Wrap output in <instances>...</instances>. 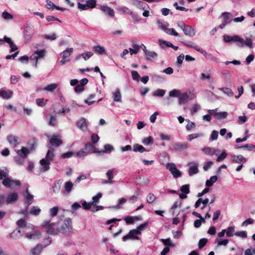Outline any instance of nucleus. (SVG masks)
<instances>
[{"instance_id": "1", "label": "nucleus", "mask_w": 255, "mask_h": 255, "mask_svg": "<svg viewBox=\"0 0 255 255\" xmlns=\"http://www.w3.org/2000/svg\"><path fill=\"white\" fill-rule=\"evenodd\" d=\"M224 40L225 42H230L234 41L236 43V45L239 47H244L245 46H248L250 48H252L253 42L251 38H247L245 40L238 35L231 36L227 35L223 36Z\"/></svg>"}, {"instance_id": "2", "label": "nucleus", "mask_w": 255, "mask_h": 255, "mask_svg": "<svg viewBox=\"0 0 255 255\" xmlns=\"http://www.w3.org/2000/svg\"><path fill=\"white\" fill-rule=\"evenodd\" d=\"M32 150V148H28L24 146H22L19 150H15V151L18 156L14 157V161L18 165H23L24 159L27 157V155L30 153Z\"/></svg>"}, {"instance_id": "3", "label": "nucleus", "mask_w": 255, "mask_h": 255, "mask_svg": "<svg viewBox=\"0 0 255 255\" xmlns=\"http://www.w3.org/2000/svg\"><path fill=\"white\" fill-rule=\"evenodd\" d=\"M35 33L33 26H26L23 31V38L25 43L28 42Z\"/></svg>"}, {"instance_id": "4", "label": "nucleus", "mask_w": 255, "mask_h": 255, "mask_svg": "<svg viewBox=\"0 0 255 255\" xmlns=\"http://www.w3.org/2000/svg\"><path fill=\"white\" fill-rule=\"evenodd\" d=\"M72 228V220L70 218H66L64 221L63 224L61 226L60 232L65 235H68Z\"/></svg>"}, {"instance_id": "5", "label": "nucleus", "mask_w": 255, "mask_h": 255, "mask_svg": "<svg viewBox=\"0 0 255 255\" xmlns=\"http://www.w3.org/2000/svg\"><path fill=\"white\" fill-rule=\"evenodd\" d=\"M55 223H50L49 221H44L41 225L43 228L47 229V233L50 235H56L57 234V231L55 229Z\"/></svg>"}, {"instance_id": "6", "label": "nucleus", "mask_w": 255, "mask_h": 255, "mask_svg": "<svg viewBox=\"0 0 255 255\" xmlns=\"http://www.w3.org/2000/svg\"><path fill=\"white\" fill-rule=\"evenodd\" d=\"M221 17H223L222 23L219 25V28L223 29L232 21L233 15L230 12H224L222 13Z\"/></svg>"}, {"instance_id": "7", "label": "nucleus", "mask_w": 255, "mask_h": 255, "mask_svg": "<svg viewBox=\"0 0 255 255\" xmlns=\"http://www.w3.org/2000/svg\"><path fill=\"white\" fill-rule=\"evenodd\" d=\"M45 50H37L30 56V60L33 61V64L35 67H37L38 59L42 58L45 56Z\"/></svg>"}, {"instance_id": "8", "label": "nucleus", "mask_w": 255, "mask_h": 255, "mask_svg": "<svg viewBox=\"0 0 255 255\" xmlns=\"http://www.w3.org/2000/svg\"><path fill=\"white\" fill-rule=\"evenodd\" d=\"M181 42L184 45L190 48H192L195 49L196 50L200 52L204 56H207L208 54L207 52L205 50L201 48L198 45H197L194 42L190 41H181Z\"/></svg>"}, {"instance_id": "9", "label": "nucleus", "mask_w": 255, "mask_h": 255, "mask_svg": "<svg viewBox=\"0 0 255 255\" xmlns=\"http://www.w3.org/2000/svg\"><path fill=\"white\" fill-rule=\"evenodd\" d=\"M166 168L169 170L174 178H178L181 176V172L176 168L173 163H168L166 165Z\"/></svg>"}, {"instance_id": "10", "label": "nucleus", "mask_w": 255, "mask_h": 255, "mask_svg": "<svg viewBox=\"0 0 255 255\" xmlns=\"http://www.w3.org/2000/svg\"><path fill=\"white\" fill-rule=\"evenodd\" d=\"M73 48H67L66 50L63 51L61 53L62 58L60 61V64L61 65H64L67 63L69 61V60H68L67 58L73 53Z\"/></svg>"}, {"instance_id": "11", "label": "nucleus", "mask_w": 255, "mask_h": 255, "mask_svg": "<svg viewBox=\"0 0 255 255\" xmlns=\"http://www.w3.org/2000/svg\"><path fill=\"white\" fill-rule=\"evenodd\" d=\"M18 199V194L16 192H9L5 198V203L7 205L14 204Z\"/></svg>"}, {"instance_id": "12", "label": "nucleus", "mask_w": 255, "mask_h": 255, "mask_svg": "<svg viewBox=\"0 0 255 255\" xmlns=\"http://www.w3.org/2000/svg\"><path fill=\"white\" fill-rule=\"evenodd\" d=\"M50 138L49 142L52 146L58 147L62 144V141L60 139L59 135H54L52 137L47 136Z\"/></svg>"}, {"instance_id": "13", "label": "nucleus", "mask_w": 255, "mask_h": 255, "mask_svg": "<svg viewBox=\"0 0 255 255\" xmlns=\"http://www.w3.org/2000/svg\"><path fill=\"white\" fill-rule=\"evenodd\" d=\"M198 163L196 162H190L188 163V166H189L188 173L189 176H192L198 173Z\"/></svg>"}, {"instance_id": "14", "label": "nucleus", "mask_w": 255, "mask_h": 255, "mask_svg": "<svg viewBox=\"0 0 255 255\" xmlns=\"http://www.w3.org/2000/svg\"><path fill=\"white\" fill-rule=\"evenodd\" d=\"M23 195L25 200L24 205L26 206V208H28L29 206L31 204L33 201V196L29 193L27 188L25 190Z\"/></svg>"}, {"instance_id": "15", "label": "nucleus", "mask_w": 255, "mask_h": 255, "mask_svg": "<svg viewBox=\"0 0 255 255\" xmlns=\"http://www.w3.org/2000/svg\"><path fill=\"white\" fill-rule=\"evenodd\" d=\"M18 138L12 134H9L6 136V139L9 144L13 148L15 147L18 144Z\"/></svg>"}, {"instance_id": "16", "label": "nucleus", "mask_w": 255, "mask_h": 255, "mask_svg": "<svg viewBox=\"0 0 255 255\" xmlns=\"http://www.w3.org/2000/svg\"><path fill=\"white\" fill-rule=\"evenodd\" d=\"M184 33L189 37H193L195 35V29L189 25H186L182 30Z\"/></svg>"}, {"instance_id": "17", "label": "nucleus", "mask_w": 255, "mask_h": 255, "mask_svg": "<svg viewBox=\"0 0 255 255\" xmlns=\"http://www.w3.org/2000/svg\"><path fill=\"white\" fill-rule=\"evenodd\" d=\"M173 147L176 151H182L188 147V144L186 142H175L173 144Z\"/></svg>"}, {"instance_id": "18", "label": "nucleus", "mask_w": 255, "mask_h": 255, "mask_svg": "<svg viewBox=\"0 0 255 255\" xmlns=\"http://www.w3.org/2000/svg\"><path fill=\"white\" fill-rule=\"evenodd\" d=\"M50 163L45 158H42L40 160V164L41 165V167L40 168L41 172H44L48 171L50 169Z\"/></svg>"}, {"instance_id": "19", "label": "nucleus", "mask_w": 255, "mask_h": 255, "mask_svg": "<svg viewBox=\"0 0 255 255\" xmlns=\"http://www.w3.org/2000/svg\"><path fill=\"white\" fill-rule=\"evenodd\" d=\"M231 159L233 161V162L241 164L243 163H245L247 161V159L245 157H244L242 155L239 154V155H233L231 156Z\"/></svg>"}, {"instance_id": "20", "label": "nucleus", "mask_w": 255, "mask_h": 255, "mask_svg": "<svg viewBox=\"0 0 255 255\" xmlns=\"http://www.w3.org/2000/svg\"><path fill=\"white\" fill-rule=\"evenodd\" d=\"M101 10L104 12L105 14L110 16H114L115 15V11L113 9L109 7L107 5H103L101 7Z\"/></svg>"}, {"instance_id": "21", "label": "nucleus", "mask_w": 255, "mask_h": 255, "mask_svg": "<svg viewBox=\"0 0 255 255\" xmlns=\"http://www.w3.org/2000/svg\"><path fill=\"white\" fill-rule=\"evenodd\" d=\"M12 91L9 90L5 91L1 89L0 90V96L5 100L10 99L12 96Z\"/></svg>"}, {"instance_id": "22", "label": "nucleus", "mask_w": 255, "mask_h": 255, "mask_svg": "<svg viewBox=\"0 0 255 255\" xmlns=\"http://www.w3.org/2000/svg\"><path fill=\"white\" fill-rule=\"evenodd\" d=\"M146 59L149 61H153L156 59L158 56V54L154 51H146L145 54Z\"/></svg>"}, {"instance_id": "23", "label": "nucleus", "mask_w": 255, "mask_h": 255, "mask_svg": "<svg viewBox=\"0 0 255 255\" xmlns=\"http://www.w3.org/2000/svg\"><path fill=\"white\" fill-rule=\"evenodd\" d=\"M77 126L82 130H86L87 129V127L86 123V119L84 118H81L77 122Z\"/></svg>"}, {"instance_id": "24", "label": "nucleus", "mask_w": 255, "mask_h": 255, "mask_svg": "<svg viewBox=\"0 0 255 255\" xmlns=\"http://www.w3.org/2000/svg\"><path fill=\"white\" fill-rule=\"evenodd\" d=\"M42 249V246L38 245L30 250L29 255H39L41 253Z\"/></svg>"}, {"instance_id": "25", "label": "nucleus", "mask_w": 255, "mask_h": 255, "mask_svg": "<svg viewBox=\"0 0 255 255\" xmlns=\"http://www.w3.org/2000/svg\"><path fill=\"white\" fill-rule=\"evenodd\" d=\"M4 39L5 41V42H7L9 44V47H10V52H13L17 50V46L12 42L11 38L7 37L6 36H4Z\"/></svg>"}, {"instance_id": "26", "label": "nucleus", "mask_w": 255, "mask_h": 255, "mask_svg": "<svg viewBox=\"0 0 255 255\" xmlns=\"http://www.w3.org/2000/svg\"><path fill=\"white\" fill-rule=\"evenodd\" d=\"M189 98V95L187 93L180 94L179 97V104L180 105H184L187 103Z\"/></svg>"}, {"instance_id": "27", "label": "nucleus", "mask_w": 255, "mask_h": 255, "mask_svg": "<svg viewBox=\"0 0 255 255\" xmlns=\"http://www.w3.org/2000/svg\"><path fill=\"white\" fill-rule=\"evenodd\" d=\"M128 234L129 238H130V239L138 240V238L137 237V235H140L141 234V232H139V231L135 229L130 230Z\"/></svg>"}, {"instance_id": "28", "label": "nucleus", "mask_w": 255, "mask_h": 255, "mask_svg": "<svg viewBox=\"0 0 255 255\" xmlns=\"http://www.w3.org/2000/svg\"><path fill=\"white\" fill-rule=\"evenodd\" d=\"M52 191L55 194H58L60 190L61 185L59 181L54 182L51 185Z\"/></svg>"}, {"instance_id": "29", "label": "nucleus", "mask_w": 255, "mask_h": 255, "mask_svg": "<svg viewBox=\"0 0 255 255\" xmlns=\"http://www.w3.org/2000/svg\"><path fill=\"white\" fill-rule=\"evenodd\" d=\"M54 149L53 148H50L47 152L46 157L44 158L46 160H47L48 161L51 162L54 158Z\"/></svg>"}, {"instance_id": "30", "label": "nucleus", "mask_w": 255, "mask_h": 255, "mask_svg": "<svg viewBox=\"0 0 255 255\" xmlns=\"http://www.w3.org/2000/svg\"><path fill=\"white\" fill-rule=\"evenodd\" d=\"M132 3L133 4L136 6L137 8L143 9H144L147 5V4L145 2L138 0H133Z\"/></svg>"}, {"instance_id": "31", "label": "nucleus", "mask_w": 255, "mask_h": 255, "mask_svg": "<svg viewBox=\"0 0 255 255\" xmlns=\"http://www.w3.org/2000/svg\"><path fill=\"white\" fill-rule=\"evenodd\" d=\"M133 150L134 152L138 151L140 153H142L146 151V149L142 145L137 143L133 144Z\"/></svg>"}, {"instance_id": "32", "label": "nucleus", "mask_w": 255, "mask_h": 255, "mask_svg": "<svg viewBox=\"0 0 255 255\" xmlns=\"http://www.w3.org/2000/svg\"><path fill=\"white\" fill-rule=\"evenodd\" d=\"M228 115V113L227 112H222L215 113V118L219 120L226 119Z\"/></svg>"}, {"instance_id": "33", "label": "nucleus", "mask_w": 255, "mask_h": 255, "mask_svg": "<svg viewBox=\"0 0 255 255\" xmlns=\"http://www.w3.org/2000/svg\"><path fill=\"white\" fill-rule=\"evenodd\" d=\"M93 49L96 53L101 55L105 53L106 52L104 47L100 45H96L93 46Z\"/></svg>"}, {"instance_id": "34", "label": "nucleus", "mask_w": 255, "mask_h": 255, "mask_svg": "<svg viewBox=\"0 0 255 255\" xmlns=\"http://www.w3.org/2000/svg\"><path fill=\"white\" fill-rule=\"evenodd\" d=\"M73 188V183L70 181H66L64 183V188L67 193H69L72 190Z\"/></svg>"}, {"instance_id": "35", "label": "nucleus", "mask_w": 255, "mask_h": 255, "mask_svg": "<svg viewBox=\"0 0 255 255\" xmlns=\"http://www.w3.org/2000/svg\"><path fill=\"white\" fill-rule=\"evenodd\" d=\"M218 179V177L217 176L214 175L213 176H211L210 178V179L206 180V186L207 187H211L212 186L214 183H215Z\"/></svg>"}, {"instance_id": "36", "label": "nucleus", "mask_w": 255, "mask_h": 255, "mask_svg": "<svg viewBox=\"0 0 255 255\" xmlns=\"http://www.w3.org/2000/svg\"><path fill=\"white\" fill-rule=\"evenodd\" d=\"M114 101L117 102H121L122 95L119 89H117L116 91L113 93Z\"/></svg>"}, {"instance_id": "37", "label": "nucleus", "mask_w": 255, "mask_h": 255, "mask_svg": "<svg viewBox=\"0 0 255 255\" xmlns=\"http://www.w3.org/2000/svg\"><path fill=\"white\" fill-rule=\"evenodd\" d=\"M41 209L37 206H33L31 208L29 213L34 216H37L40 214Z\"/></svg>"}, {"instance_id": "38", "label": "nucleus", "mask_w": 255, "mask_h": 255, "mask_svg": "<svg viewBox=\"0 0 255 255\" xmlns=\"http://www.w3.org/2000/svg\"><path fill=\"white\" fill-rule=\"evenodd\" d=\"M40 236H41L40 233L38 231L34 232L32 234H27L26 235V238L29 239H38L40 238Z\"/></svg>"}, {"instance_id": "39", "label": "nucleus", "mask_w": 255, "mask_h": 255, "mask_svg": "<svg viewBox=\"0 0 255 255\" xmlns=\"http://www.w3.org/2000/svg\"><path fill=\"white\" fill-rule=\"evenodd\" d=\"M220 90L229 97H233L234 95L233 92L229 88H222L220 89Z\"/></svg>"}, {"instance_id": "40", "label": "nucleus", "mask_w": 255, "mask_h": 255, "mask_svg": "<svg viewBox=\"0 0 255 255\" xmlns=\"http://www.w3.org/2000/svg\"><path fill=\"white\" fill-rule=\"evenodd\" d=\"M58 87V85L56 83H53L50 85H47L43 89L44 90L47 91L48 92H53Z\"/></svg>"}, {"instance_id": "41", "label": "nucleus", "mask_w": 255, "mask_h": 255, "mask_svg": "<svg viewBox=\"0 0 255 255\" xmlns=\"http://www.w3.org/2000/svg\"><path fill=\"white\" fill-rule=\"evenodd\" d=\"M159 44L162 48H165L166 47H170L172 45V43L170 42L166 41L163 40H158Z\"/></svg>"}, {"instance_id": "42", "label": "nucleus", "mask_w": 255, "mask_h": 255, "mask_svg": "<svg viewBox=\"0 0 255 255\" xmlns=\"http://www.w3.org/2000/svg\"><path fill=\"white\" fill-rule=\"evenodd\" d=\"M221 74L226 81H229L231 79V73L229 70H223L221 72Z\"/></svg>"}, {"instance_id": "43", "label": "nucleus", "mask_w": 255, "mask_h": 255, "mask_svg": "<svg viewBox=\"0 0 255 255\" xmlns=\"http://www.w3.org/2000/svg\"><path fill=\"white\" fill-rule=\"evenodd\" d=\"M142 143L145 145H151L153 143V139L151 136H148L142 139Z\"/></svg>"}, {"instance_id": "44", "label": "nucleus", "mask_w": 255, "mask_h": 255, "mask_svg": "<svg viewBox=\"0 0 255 255\" xmlns=\"http://www.w3.org/2000/svg\"><path fill=\"white\" fill-rule=\"evenodd\" d=\"M21 236V235L20 230H17L14 231L10 234V238L12 239H16L17 238H19Z\"/></svg>"}, {"instance_id": "45", "label": "nucleus", "mask_w": 255, "mask_h": 255, "mask_svg": "<svg viewBox=\"0 0 255 255\" xmlns=\"http://www.w3.org/2000/svg\"><path fill=\"white\" fill-rule=\"evenodd\" d=\"M235 227L234 226H230L228 227L226 231V236L228 237H231L235 235Z\"/></svg>"}, {"instance_id": "46", "label": "nucleus", "mask_w": 255, "mask_h": 255, "mask_svg": "<svg viewBox=\"0 0 255 255\" xmlns=\"http://www.w3.org/2000/svg\"><path fill=\"white\" fill-rule=\"evenodd\" d=\"M58 212V207L55 206L53 208H51L49 210V216L51 217H54L57 215Z\"/></svg>"}, {"instance_id": "47", "label": "nucleus", "mask_w": 255, "mask_h": 255, "mask_svg": "<svg viewBox=\"0 0 255 255\" xmlns=\"http://www.w3.org/2000/svg\"><path fill=\"white\" fill-rule=\"evenodd\" d=\"M202 150L205 154L210 155H212L215 153V150L211 147L204 148Z\"/></svg>"}, {"instance_id": "48", "label": "nucleus", "mask_w": 255, "mask_h": 255, "mask_svg": "<svg viewBox=\"0 0 255 255\" xmlns=\"http://www.w3.org/2000/svg\"><path fill=\"white\" fill-rule=\"evenodd\" d=\"M181 204V201L180 200L176 201L172 206L171 207L170 210L172 211V215L174 216L175 215V209L177 207L180 206Z\"/></svg>"}, {"instance_id": "49", "label": "nucleus", "mask_w": 255, "mask_h": 255, "mask_svg": "<svg viewBox=\"0 0 255 255\" xmlns=\"http://www.w3.org/2000/svg\"><path fill=\"white\" fill-rule=\"evenodd\" d=\"M165 94V91L163 89H157L154 91L153 96L156 97H163Z\"/></svg>"}, {"instance_id": "50", "label": "nucleus", "mask_w": 255, "mask_h": 255, "mask_svg": "<svg viewBox=\"0 0 255 255\" xmlns=\"http://www.w3.org/2000/svg\"><path fill=\"white\" fill-rule=\"evenodd\" d=\"M102 194L101 193H98L96 196H94L92 198V202L93 205H96L99 202V199L102 197Z\"/></svg>"}, {"instance_id": "51", "label": "nucleus", "mask_w": 255, "mask_h": 255, "mask_svg": "<svg viewBox=\"0 0 255 255\" xmlns=\"http://www.w3.org/2000/svg\"><path fill=\"white\" fill-rule=\"evenodd\" d=\"M8 173L9 171L6 168H4V169H0V180L8 177Z\"/></svg>"}, {"instance_id": "52", "label": "nucleus", "mask_w": 255, "mask_h": 255, "mask_svg": "<svg viewBox=\"0 0 255 255\" xmlns=\"http://www.w3.org/2000/svg\"><path fill=\"white\" fill-rule=\"evenodd\" d=\"M215 242L218 243V246H226L228 245V244L229 243V241L228 239L222 240V239H216L215 240Z\"/></svg>"}, {"instance_id": "53", "label": "nucleus", "mask_w": 255, "mask_h": 255, "mask_svg": "<svg viewBox=\"0 0 255 255\" xmlns=\"http://www.w3.org/2000/svg\"><path fill=\"white\" fill-rule=\"evenodd\" d=\"M139 46L136 44H133V49L131 48H129V52L130 55H132L133 54H137L138 52L139 49Z\"/></svg>"}, {"instance_id": "54", "label": "nucleus", "mask_w": 255, "mask_h": 255, "mask_svg": "<svg viewBox=\"0 0 255 255\" xmlns=\"http://www.w3.org/2000/svg\"><path fill=\"white\" fill-rule=\"evenodd\" d=\"M180 91L176 89H174L169 92V96L174 97H179L180 96Z\"/></svg>"}, {"instance_id": "55", "label": "nucleus", "mask_w": 255, "mask_h": 255, "mask_svg": "<svg viewBox=\"0 0 255 255\" xmlns=\"http://www.w3.org/2000/svg\"><path fill=\"white\" fill-rule=\"evenodd\" d=\"M104 149L102 150V154L105 153L106 152H110L114 150L113 146L112 145H111L110 144H105L104 146Z\"/></svg>"}, {"instance_id": "56", "label": "nucleus", "mask_w": 255, "mask_h": 255, "mask_svg": "<svg viewBox=\"0 0 255 255\" xmlns=\"http://www.w3.org/2000/svg\"><path fill=\"white\" fill-rule=\"evenodd\" d=\"M11 179L6 177L2 181V184L7 188H11Z\"/></svg>"}, {"instance_id": "57", "label": "nucleus", "mask_w": 255, "mask_h": 255, "mask_svg": "<svg viewBox=\"0 0 255 255\" xmlns=\"http://www.w3.org/2000/svg\"><path fill=\"white\" fill-rule=\"evenodd\" d=\"M165 32L167 34H168L171 35H174L175 36H178L179 35L178 33L173 28H167L166 29H165Z\"/></svg>"}, {"instance_id": "58", "label": "nucleus", "mask_w": 255, "mask_h": 255, "mask_svg": "<svg viewBox=\"0 0 255 255\" xmlns=\"http://www.w3.org/2000/svg\"><path fill=\"white\" fill-rule=\"evenodd\" d=\"M243 149L244 150L252 151L255 150V145L252 144H247L243 146Z\"/></svg>"}, {"instance_id": "59", "label": "nucleus", "mask_w": 255, "mask_h": 255, "mask_svg": "<svg viewBox=\"0 0 255 255\" xmlns=\"http://www.w3.org/2000/svg\"><path fill=\"white\" fill-rule=\"evenodd\" d=\"M126 202H127V199H126L124 198H121L118 201V204L116 206H113V208H116L117 209H121V208H122V207L121 206V205L125 203Z\"/></svg>"}, {"instance_id": "60", "label": "nucleus", "mask_w": 255, "mask_h": 255, "mask_svg": "<svg viewBox=\"0 0 255 255\" xmlns=\"http://www.w3.org/2000/svg\"><path fill=\"white\" fill-rule=\"evenodd\" d=\"M93 55V53L92 52L88 51L85 53L81 54L82 57L85 60H88L90 57Z\"/></svg>"}, {"instance_id": "61", "label": "nucleus", "mask_w": 255, "mask_h": 255, "mask_svg": "<svg viewBox=\"0 0 255 255\" xmlns=\"http://www.w3.org/2000/svg\"><path fill=\"white\" fill-rule=\"evenodd\" d=\"M180 190L183 193H185L186 194H189L190 192L189 185L185 184L182 185L181 187Z\"/></svg>"}, {"instance_id": "62", "label": "nucleus", "mask_w": 255, "mask_h": 255, "mask_svg": "<svg viewBox=\"0 0 255 255\" xmlns=\"http://www.w3.org/2000/svg\"><path fill=\"white\" fill-rule=\"evenodd\" d=\"M208 240L206 238H203L199 240L198 243V248L199 249L203 248L207 243Z\"/></svg>"}, {"instance_id": "63", "label": "nucleus", "mask_w": 255, "mask_h": 255, "mask_svg": "<svg viewBox=\"0 0 255 255\" xmlns=\"http://www.w3.org/2000/svg\"><path fill=\"white\" fill-rule=\"evenodd\" d=\"M235 235L244 239L246 238L247 237V232L244 231L236 232L235 233Z\"/></svg>"}, {"instance_id": "64", "label": "nucleus", "mask_w": 255, "mask_h": 255, "mask_svg": "<svg viewBox=\"0 0 255 255\" xmlns=\"http://www.w3.org/2000/svg\"><path fill=\"white\" fill-rule=\"evenodd\" d=\"M155 199V196L153 194L149 193L147 196L146 201L148 203H152Z\"/></svg>"}]
</instances>
